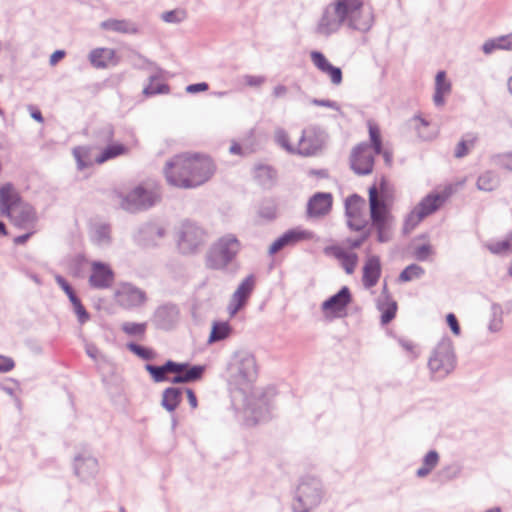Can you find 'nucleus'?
<instances>
[{
    "label": "nucleus",
    "mask_w": 512,
    "mask_h": 512,
    "mask_svg": "<svg viewBox=\"0 0 512 512\" xmlns=\"http://www.w3.org/2000/svg\"><path fill=\"white\" fill-rule=\"evenodd\" d=\"M447 195L446 190L426 195L407 215L403 224V233H411L420 222L442 207L446 202Z\"/></svg>",
    "instance_id": "obj_8"
},
{
    "label": "nucleus",
    "mask_w": 512,
    "mask_h": 512,
    "mask_svg": "<svg viewBox=\"0 0 512 512\" xmlns=\"http://www.w3.org/2000/svg\"><path fill=\"white\" fill-rule=\"evenodd\" d=\"M91 239L98 246H108L111 243V227L106 223L95 224L91 229Z\"/></svg>",
    "instance_id": "obj_34"
},
{
    "label": "nucleus",
    "mask_w": 512,
    "mask_h": 512,
    "mask_svg": "<svg viewBox=\"0 0 512 512\" xmlns=\"http://www.w3.org/2000/svg\"><path fill=\"white\" fill-rule=\"evenodd\" d=\"M73 155L77 162L78 169L83 170L95 162L91 157V149L86 146H78L73 149Z\"/></svg>",
    "instance_id": "obj_41"
},
{
    "label": "nucleus",
    "mask_w": 512,
    "mask_h": 512,
    "mask_svg": "<svg viewBox=\"0 0 512 512\" xmlns=\"http://www.w3.org/2000/svg\"><path fill=\"white\" fill-rule=\"evenodd\" d=\"M121 329L130 336H143L146 331V323L124 322Z\"/></svg>",
    "instance_id": "obj_51"
},
{
    "label": "nucleus",
    "mask_w": 512,
    "mask_h": 512,
    "mask_svg": "<svg viewBox=\"0 0 512 512\" xmlns=\"http://www.w3.org/2000/svg\"><path fill=\"white\" fill-rule=\"evenodd\" d=\"M347 224L350 229L360 231L365 227V220H363L360 215L357 216V218H348Z\"/></svg>",
    "instance_id": "obj_62"
},
{
    "label": "nucleus",
    "mask_w": 512,
    "mask_h": 512,
    "mask_svg": "<svg viewBox=\"0 0 512 512\" xmlns=\"http://www.w3.org/2000/svg\"><path fill=\"white\" fill-rule=\"evenodd\" d=\"M429 254H430V246L425 245V244L417 247L414 252L416 259H418L420 261L426 260L429 256Z\"/></svg>",
    "instance_id": "obj_63"
},
{
    "label": "nucleus",
    "mask_w": 512,
    "mask_h": 512,
    "mask_svg": "<svg viewBox=\"0 0 512 512\" xmlns=\"http://www.w3.org/2000/svg\"><path fill=\"white\" fill-rule=\"evenodd\" d=\"M500 180L496 173L486 171L477 179V188L482 191L490 192L499 186Z\"/></svg>",
    "instance_id": "obj_39"
},
{
    "label": "nucleus",
    "mask_w": 512,
    "mask_h": 512,
    "mask_svg": "<svg viewBox=\"0 0 512 512\" xmlns=\"http://www.w3.org/2000/svg\"><path fill=\"white\" fill-rule=\"evenodd\" d=\"M114 281V272L109 265L94 261L91 264V274L89 277V284L95 289H107Z\"/></svg>",
    "instance_id": "obj_16"
},
{
    "label": "nucleus",
    "mask_w": 512,
    "mask_h": 512,
    "mask_svg": "<svg viewBox=\"0 0 512 512\" xmlns=\"http://www.w3.org/2000/svg\"><path fill=\"white\" fill-rule=\"evenodd\" d=\"M311 103L316 106H323L339 111L340 107L337 102L328 99H312Z\"/></svg>",
    "instance_id": "obj_60"
},
{
    "label": "nucleus",
    "mask_w": 512,
    "mask_h": 512,
    "mask_svg": "<svg viewBox=\"0 0 512 512\" xmlns=\"http://www.w3.org/2000/svg\"><path fill=\"white\" fill-rule=\"evenodd\" d=\"M258 214L265 220H273L276 218V205L272 201H267L260 206Z\"/></svg>",
    "instance_id": "obj_55"
},
{
    "label": "nucleus",
    "mask_w": 512,
    "mask_h": 512,
    "mask_svg": "<svg viewBox=\"0 0 512 512\" xmlns=\"http://www.w3.org/2000/svg\"><path fill=\"white\" fill-rule=\"evenodd\" d=\"M381 276L380 258L376 255L369 256L363 267L362 282L365 288L374 287Z\"/></svg>",
    "instance_id": "obj_23"
},
{
    "label": "nucleus",
    "mask_w": 512,
    "mask_h": 512,
    "mask_svg": "<svg viewBox=\"0 0 512 512\" xmlns=\"http://www.w3.org/2000/svg\"><path fill=\"white\" fill-rule=\"evenodd\" d=\"M487 248L495 255H508L512 253V234L503 240L487 244Z\"/></svg>",
    "instance_id": "obj_44"
},
{
    "label": "nucleus",
    "mask_w": 512,
    "mask_h": 512,
    "mask_svg": "<svg viewBox=\"0 0 512 512\" xmlns=\"http://www.w3.org/2000/svg\"><path fill=\"white\" fill-rule=\"evenodd\" d=\"M231 326L228 322H216L212 326L209 342H218L226 339L231 333Z\"/></svg>",
    "instance_id": "obj_46"
},
{
    "label": "nucleus",
    "mask_w": 512,
    "mask_h": 512,
    "mask_svg": "<svg viewBox=\"0 0 512 512\" xmlns=\"http://www.w3.org/2000/svg\"><path fill=\"white\" fill-rule=\"evenodd\" d=\"M15 367V362L12 358L0 355V373L11 371Z\"/></svg>",
    "instance_id": "obj_59"
},
{
    "label": "nucleus",
    "mask_w": 512,
    "mask_h": 512,
    "mask_svg": "<svg viewBox=\"0 0 512 512\" xmlns=\"http://www.w3.org/2000/svg\"><path fill=\"white\" fill-rule=\"evenodd\" d=\"M127 148L123 144L109 143L107 147H105L101 153L95 157V163L103 164L104 162L114 159L122 154H125Z\"/></svg>",
    "instance_id": "obj_35"
},
{
    "label": "nucleus",
    "mask_w": 512,
    "mask_h": 512,
    "mask_svg": "<svg viewBox=\"0 0 512 512\" xmlns=\"http://www.w3.org/2000/svg\"><path fill=\"white\" fill-rule=\"evenodd\" d=\"M182 388L178 387H168L162 393L161 405L168 412H173L176 410L178 405L181 402L182 397Z\"/></svg>",
    "instance_id": "obj_33"
},
{
    "label": "nucleus",
    "mask_w": 512,
    "mask_h": 512,
    "mask_svg": "<svg viewBox=\"0 0 512 512\" xmlns=\"http://www.w3.org/2000/svg\"><path fill=\"white\" fill-rule=\"evenodd\" d=\"M326 133L318 127H308L303 130L299 139L296 153L302 156L316 155L325 145Z\"/></svg>",
    "instance_id": "obj_10"
},
{
    "label": "nucleus",
    "mask_w": 512,
    "mask_h": 512,
    "mask_svg": "<svg viewBox=\"0 0 512 512\" xmlns=\"http://www.w3.org/2000/svg\"><path fill=\"white\" fill-rule=\"evenodd\" d=\"M114 137V129L107 124L98 129L95 133V141L98 145H105L112 142Z\"/></svg>",
    "instance_id": "obj_49"
},
{
    "label": "nucleus",
    "mask_w": 512,
    "mask_h": 512,
    "mask_svg": "<svg viewBox=\"0 0 512 512\" xmlns=\"http://www.w3.org/2000/svg\"><path fill=\"white\" fill-rule=\"evenodd\" d=\"M22 202L18 190L12 183L8 182L0 187V211L2 215H5Z\"/></svg>",
    "instance_id": "obj_22"
},
{
    "label": "nucleus",
    "mask_w": 512,
    "mask_h": 512,
    "mask_svg": "<svg viewBox=\"0 0 512 512\" xmlns=\"http://www.w3.org/2000/svg\"><path fill=\"white\" fill-rule=\"evenodd\" d=\"M116 301L124 308L142 306L146 300V293L131 283H122L115 292Z\"/></svg>",
    "instance_id": "obj_11"
},
{
    "label": "nucleus",
    "mask_w": 512,
    "mask_h": 512,
    "mask_svg": "<svg viewBox=\"0 0 512 512\" xmlns=\"http://www.w3.org/2000/svg\"><path fill=\"white\" fill-rule=\"evenodd\" d=\"M227 374L230 385L245 391L256 380L258 375L255 356L248 350H237L229 360Z\"/></svg>",
    "instance_id": "obj_3"
},
{
    "label": "nucleus",
    "mask_w": 512,
    "mask_h": 512,
    "mask_svg": "<svg viewBox=\"0 0 512 512\" xmlns=\"http://www.w3.org/2000/svg\"><path fill=\"white\" fill-rule=\"evenodd\" d=\"M138 59L140 60V64L137 65L140 69H146L154 71L153 74L149 77V84L143 88V94L146 97L154 96L157 94H168L170 91V88L167 84L164 83H158L154 84V81L159 79L162 74V69L157 67L155 63L143 58L141 55H138Z\"/></svg>",
    "instance_id": "obj_15"
},
{
    "label": "nucleus",
    "mask_w": 512,
    "mask_h": 512,
    "mask_svg": "<svg viewBox=\"0 0 512 512\" xmlns=\"http://www.w3.org/2000/svg\"><path fill=\"white\" fill-rule=\"evenodd\" d=\"M206 231L197 223L185 220L177 229V245L181 253L197 252L206 242Z\"/></svg>",
    "instance_id": "obj_9"
},
{
    "label": "nucleus",
    "mask_w": 512,
    "mask_h": 512,
    "mask_svg": "<svg viewBox=\"0 0 512 512\" xmlns=\"http://www.w3.org/2000/svg\"><path fill=\"white\" fill-rule=\"evenodd\" d=\"M127 348L137 355L139 358L143 360H153L156 357V353L147 347L141 346L139 344L130 342L127 344Z\"/></svg>",
    "instance_id": "obj_50"
},
{
    "label": "nucleus",
    "mask_w": 512,
    "mask_h": 512,
    "mask_svg": "<svg viewBox=\"0 0 512 512\" xmlns=\"http://www.w3.org/2000/svg\"><path fill=\"white\" fill-rule=\"evenodd\" d=\"M503 309L500 304L493 303L491 305V319L489 321L488 329L491 332H498L502 328Z\"/></svg>",
    "instance_id": "obj_47"
},
{
    "label": "nucleus",
    "mask_w": 512,
    "mask_h": 512,
    "mask_svg": "<svg viewBox=\"0 0 512 512\" xmlns=\"http://www.w3.org/2000/svg\"><path fill=\"white\" fill-rule=\"evenodd\" d=\"M184 366L180 365L178 362H174L172 360H168L164 365L162 366H156L152 364H146L145 370L149 372L152 379L156 383L167 381L168 378L166 376L167 373H173L178 372L179 370L183 369Z\"/></svg>",
    "instance_id": "obj_27"
},
{
    "label": "nucleus",
    "mask_w": 512,
    "mask_h": 512,
    "mask_svg": "<svg viewBox=\"0 0 512 512\" xmlns=\"http://www.w3.org/2000/svg\"><path fill=\"white\" fill-rule=\"evenodd\" d=\"M377 307L382 312L381 323L383 325L390 323L395 318L397 303L386 294V288H384L381 297L378 299Z\"/></svg>",
    "instance_id": "obj_31"
},
{
    "label": "nucleus",
    "mask_w": 512,
    "mask_h": 512,
    "mask_svg": "<svg viewBox=\"0 0 512 512\" xmlns=\"http://www.w3.org/2000/svg\"><path fill=\"white\" fill-rule=\"evenodd\" d=\"M369 204L372 225L377 231V240L380 243L390 241L394 219L388 213L385 202L379 197L376 186L369 189Z\"/></svg>",
    "instance_id": "obj_6"
},
{
    "label": "nucleus",
    "mask_w": 512,
    "mask_h": 512,
    "mask_svg": "<svg viewBox=\"0 0 512 512\" xmlns=\"http://www.w3.org/2000/svg\"><path fill=\"white\" fill-rule=\"evenodd\" d=\"M117 197L122 209L134 213L156 205L161 199V193L156 184L147 182L136 186L126 195L120 193Z\"/></svg>",
    "instance_id": "obj_4"
},
{
    "label": "nucleus",
    "mask_w": 512,
    "mask_h": 512,
    "mask_svg": "<svg viewBox=\"0 0 512 512\" xmlns=\"http://www.w3.org/2000/svg\"><path fill=\"white\" fill-rule=\"evenodd\" d=\"M496 50L512 51V32L486 40L482 45V51L490 55Z\"/></svg>",
    "instance_id": "obj_30"
},
{
    "label": "nucleus",
    "mask_w": 512,
    "mask_h": 512,
    "mask_svg": "<svg viewBox=\"0 0 512 512\" xmlns=\"http://www.w3.org/2000/svg\"><path fill=\"white\" fill-rule=\"evenodd\" d=\"M439 454L435 450L429 451L423 458L422 465L416 470V476L424 478L438 465Z\"/></svg>",
    "instance_id": "obj_36"
},
{
    "label": "nucleus",
    "mask_w": 512,
    "mask_h": 512,
    "mask_svg": "<svg viewBox=\"0 0 512 512\" xmlns=\"http://www.w3.org/2000/svg\"><path fill=\"white\" fill-rule=\"evenodd\" d=\"M4 216L8 217L16 227L21 229L34 228L38 220L37 213L33 206L24 201Z\"/></svg>",
    "instance_id": "obj_14"
},
{
    "label": "nucleus",
    "mask_w": 512,
    "mask_h": 512,
    "mask_svg": "<svg viewBox=\"0 0 512 512\" xmlns=\"http://www.w3.org/2000/svg\"><path fill=\"white\" fill-rule=\"evenodd\" d=\"M275 141L278 145L284 148L289 153H296V149L289 143V137L286 131L282 128H278L275 131Z\"/></svg>",
    "instance_id": "obj_54"
},
{
    "label": "nucleus",
    "mask_w": 512,
    "mask_h": 512,
    "mask_svg": "<svg viewBox=\"0 0 512 512\" xmlns=\"http://www.w3.org/2000/svg\"><path fill=\"white\" fill-rule=\"evenodd\" d=\"M89 61L95 68H107L116 65L115 51L110 48H96L89 53Z\"/></svg>",
    "instance_id": "obj_29"
},
{
    "label": "nucleus",
    "mask_w": 512,
    "mask_h": 512,
    "mask_svg": "<svg viewBox=\"0 0 512 512\" xmlns=\"http://www.w3.org/2000/svg\"><path fill=\"white\" fill-rule=\"evenodd\" d=\"M365 206V201L363 198L358 196L357 194H353L349 196L345 200V212L347 218H357V216L361 215V210Z\"/></svg>",
    "instance_id": "obj_40"
},
{
    "label": "nucleus",
    "mask_w": 512,
    "mask_h": 512,
    "mask_svg": "<svg viewBox=\"0 0 512 512\" xmlns=\"http://www.w3.org/2000/svg\"><path fill=\"white\" fill-rule=\"evenodd\" d=\"M369 135H370L371 143L373 145L374 153L376 155H380V153L382 152V142H381L380 132H379L378 128H376L374 126H370L369 127Z\"/></svg>",
    "instance_id": "obj_57"
},
{
    "label": "nucleus",
    "mask_w": 512,
    "mask_h": 512,
    "mask_svg": "<svg viewBox=\"0 0 512 512\" xmlns=\"http://www.w3.org/2000/svg\"><path fill=\"white\" fill-rule=\"evenodd\" d=\"M55 281L59 285V287H61L63 291L66 293L71 303H74L79 299L75 294L73 288L62 276L57 275L55 277Z\"/></svg>",
    "instance_id": "obj_56"
},
{
    "label": "nucleus",
    "mask_w": 512,
    "mask_h": 512,
    "mask_svg": "<svg viewBox=\"0 0 512 512\" xmlns=\"http://www.w3.org/2000/svg\"><path fill=\"white\" fill-rule=\"evenodd\" d=\"M495 159L497 164L509 170V164L512 163V152L497 155Z\"/></svg>",
    "instance_id": "obj_64"
},
{
    "label": "nucleus",
    "mask_w": 512,
    "mask_h": 512,
    "mask_svg": "<svg viewBox=\"0 0 512 512\" xmlns=\"http://www.w3.org/2000/svg\"><path fill=\"white\" fill-rule=\"evenodd\" d=\"M163 171L169 185L191 189L207 182L214 174L215 166L208 156L182 153L168 160Z\"/></svg>",
    "instance_id": "obj_2"
},
{
    "label": "nucleus",
    "mask_w": 512,
    "mask_h": 512,
    "mask_svg": "<svg viewBox=\"0 0 512 512\" xmlns=\"http://www.w3.org/2000/svg\"><path fill=\"white\" fill-rule=\"evenodd\" d=\"M74 312L78 317V321L83 324L89 320V314L86 311L85 307L82 305L80 299L76 302L72 303Z\"/></svg>",
    "instance_id": "obj_58"
},
{
    "label": "nucleus",
    "mask_w": 512,
    "mask_h": 512,
    "mask_svg": "<svg viewBox=\"0 0 512 512\" xmlns=\"http://www.w3.org/2000/svg\"><path fill=\"white\" fill-rule=\"evenodd\" d=\"M239 251L238 239L232 234L225 235L210 247L206 255V265L215 270L225 269Z\"/></svg>",
    "instance_id": "obj_7"
},
{
    "label": "nucleus",
    "mask_w": 512,
    "mask_h": 512,
    "mask_svg": "<svg viewBox=\"0 0 512 512\" xmlns=\"http://www.w3.org/2000/svg\"><path fill=\"white\" fill-rule=\"evenodd\" d=\"M414 121V126H415V129L417 130L418 132V136L424 140H429L433 137L434 133L433 132H427L426 129L429 127V123L417 116L413 119Z\"/></svg>",
    "instance_id": "obj_52"
},
{
    "label": "nucleus",
    "mask_w": 512,
    "mask_h": 512,
    "mask_svg": "<svg viewBox=\"0 0 512 512\" xmlns=\"http://www.w3.org/2000/svg\"><path fill=\"white\" fill-rule=\"evenodd\" d=\"M424 274V269L417 265H408L399 275V281L409 282L415 279H419Z\"/></svg>",
    "instance_id": "obj_48"
},
{
    "label": "nucleus",
    "mask_w": 512,
    "mask_h": 512,
    "mask_svg": "<svg viewBox=\"0 0 512 512\" xmlns=\"http://www.w3.org/2000/svg\"><path fill=\"white\" fill-rule=\"evenodd\" d=\"M477 137L473 133L465 134L457 144L454 155L456 158H462L466 156L469 151L474 147Z\"/></svg>",
    "instance_id": "obj_43"
},
{
    "label": "nucleus",
    "mask_w": 512,
    "mask_h": 512,
    "mask_svg": "<svg viewBox=\"0 0 512 512\" xmlns=\"http://www.w3.org/2000/svg\"><path fill=\"white\" fill-rule=\"evenodd\" d=\"M311 232L299 228L290 229L278 237L269 247V253L275 254L287 246H293L302 240L310 239Z\"/></svg>",
    "instance_id": "obj_18"
},
{
    "label": "nucleus",
    "mask_w": 512,
    "mask_h": 512,
    "mask_svg": "<svg viewBox=\"0 0 512 512\" xmlns=\"http://www.w3.org/2000/svg\"><path fill=\"white\" fill-rule=\"evenodd\" d=\"M187 15L184 10H171L162 13L161 19L166 23H181L186 19Z\"/></svg>",
    "instance_id": "obj_53"
},
{
    "label": "nucleus",
    "mask_w": 512,
    "mask_h": 512,
    "mask_svg": "<svg viewBox=\"0 0 512 512\" xmlns=\"http://www.w3.org/2000/svg\"><path fill=\"white\" fill-rule=\"evenodd\" d=\"M166 230L163 226L156 223H146L138 231V239L144 245H156L158 241L164 238Z\"/></svg>",
    "instance_id": "obj_25"
},
{
    "label": "nucleus",
    "mask_w": 512,
    "mask_h": 512,
    "mask_svg": "<svg viewBox=\"0 0 512 512\" xmlns=\"http://www.w3.org/2000/svg\"><path fill=\"white\" fill-rule=\"evenodd\" d=\"M184 368L175 372L176 375L170 379L173 384H185L195 382L202 378L205 367L202 365L191 366L189 363H180Z\"/></svg>",
    "instance_id": "obj_26"
},
{
    "label": "nucleus",
    "mask_w": 512,
    "mask_h": 512,
    "mask_svg": "<svg viewBox=\"0 0 512 512\" xmlns=\"http://www.w3.org/2000/svg\"><path fill=\"white\" fill-rule=\"evenodd\" d=\"M245 84L251 87H260L265 82L264 76L246 75L244 76Z\"/></svg>",
    "instance_id": "obj_61"
},
{
    "label": "nucleus",
    "mask_w": 512,
    "mask_h": 512,
    "mask_svg": "<svg viewBox=\"0 0 512 512\" xmlns=\"http://www.w3.org/2000/svg\"><path fill=\"white\" fill-rule=\"evenodd\" d=\"M312 63L322 73L326 74L332 84L340 85L342 83V71L339 67L332 65L323 53L319 51H312L310 53Z\"/></svg>",
    "instance_id": "obj_19"
},
{
    "label": "nucleus",
    "mask_w": 512,
    "mask_h": 512,
    "mask_svg": "<svg viewBox=\"0 0 512 512\" xmlns=\"http://www.w3.org/2000/svg\"><path fill=\"white\" fill-rule=\"evenodd\" d=\"M448 361V340L443 337L438 343L428 361L429 369L433 374L440 373L439 378L447 375L448 369L446 363Z\"/></svg>",
    "instance_id": "obj_17"
},
{
    "label": "nucleus",
    "mask_w": 512,
    "mask_h": 512,
    "mask_svg": "<svg viewBox=\"0 0 512 512\" xmlns=\"http://www.w3.org/2000/svg\"><path fill=\"white\" fill-rule=\"evenodd\" d=\"M446 80V72L439 71L436 75L435 79V93L433 96V101L436 106L444 105V95L448 90V84L445 82Z\"/></svg>",
    "instance_id": "obj_37"
},
{
    "label": "nucleus",
    "mask_w": 512,
    "mask_h": 512,
    "mask_svg": "<svg viewBox=\"0 0 512 512\" xmlns=\"http://www.w3.org/2000/svg\"><path fill=\"white\" fill-rule=\"evenodd\" d=\"M179 319V310L176 305L166 304L158 307L154 313V322L157 327L171 329Z\"/></svg>",
    "instance_id": "obj_20"
},
{
    "label": "nucleus",
    "mask_w": 512,
    "mask_h": 512,
    "mask_svg": "<svg viewBox=\"0 0 512 512\" xmlns=\"http://www.w3.org/2000/svg\"><path fill=\"white\" fill-rule=\"evenodd\" d=\"M246 412L251 414L254 423H258L269 418L268 406L264 400H259L256 406L248 403L246 406Z\"/></svg>",
    "instance_id": "obj_42"
},
{
    "label": "nucleus",
    "mask_w": 512,
    "mask_h": 512,
    "mask_svg": "<svg viewBox=\"0 0 512 512\" xmlns=\"http://www.w3.org/2000/svg\"><path fill=\"white\" fill-rule=\"evenodd\" d=\"M351 168L358 175H368L373 170L374 154L367 143H361L351 154Z\"/></svg>",
    "instance_id": "obj_12"
},
{
    "label": "nucleus",
    "mask_w": 512,
    "mask_h": 512,
    "mask_svg": "<svg viewBox=\"0 0 512 512\" xmlns=\"http://www.w3.org/2000/svg\"><path fill=\"white\" fill-rule=\"evenodd\" d=\"M275 175L276 173L274 169L267 165H257L254 169V177L263 186H268L272 184Z\"/></svg>",
    "instance_id": "obj_45"
},
{
    "label": "nucleus",
    "mask_w": 512,
    "mask_h": 512,
    "mask_svg": "<svg viewBox=\"0 0 512 512\" xmlns=\"http://www.w3.org/2000/svg\"><path fill=\"white\" fill-rule=\"evenodd\" d=\"M351 302V293L347 286H343L336 294L322 303L323 311L338 313L346 309Z\"/></svg>",
    "instance_id": "obj_24"
},
{
    "label": "nucleus",
    "mask_w": 512,
    "mask_h": 512,
    "mask_svg": "<svg viewBox=\"0 0 512 512\" xmlns=\"http://www.w3.org/2000/svg\"><path fill=\"white\" fill-rule=\"evenodd\" d=\"M335 257L341 261V265L347 274H352L358 263L356 253H348L343 249H336Z\"/></svg>",
    "instance_id": "obj_38"
},
{
    "label": "nucleus",
    "mask_w": 512,
    "mask_h": 512,
    "mask_svg": "<svg viewBox=\"0 0 512 512\" xmlns=\"http://www.w3.org/2000/svg\"><path fill=\"white\" fill-rule=\"evenodd\" d=\"M332 207V195L330 193L319 192L314 194L308 201L307 213L310 217H320L326 215Z\"/></svg>",
    "instance_id": "obj_21"
},
{
    "label": "nucleus",
    "mask_w": 512,
    "mask_h": 512,
    "mask_svg": "<svg viewBox=\"0 0 512 512\" xmlns=\"http://www.w3.org/2000/svg\"><path fill=\"white\" fill-rule=\"evenodd\" d=\"M255 287V277L247 276L238 285L231 296L227 310L231 317L235 316L247 303Z\"/></svg>",
    "instance_id": "obj_13"
},
{
    "label": "nucleus",
    "mask_w": 512,
    "mask_h": 512,
    "mask_svg": "<svg viewBox=\"0 0 512 512\" xmlns=\"http://www.w3.org/2000/svg\"><path fill=\"white\" fill-rule=\"evenodd\" d=\"M75 473L83 480L94 476L98 471L97 459L92 456H78L75 458Z\"/></svg>",
    "instance_id": "obj_28"
},
{
    "label": "nucleus",
    "mask_w": 512,
    "mask_h": 512,
    "mask_svg": "<svg viewBox=\"0 0 512 512\" xmlns=\"http://www.w3.org/2000/svg\"><path fill=\"white\" fill-rule=\"evenodd\" d=\"M374 22L370 7L363 0H334L328 4L317 23L316 32L328 37L336 33L343 24L350 29L367 32Z\"/></svg>",
    "instance_id": "obj_1"
},
{
    "label": "nucleus",
    "mask_w": 512,
    "mask_h": 512,
    "mask_svg": "<svg viewBox=\"0 0 512 512\" xmlns=\"http://www.w3.org/2000/svg\"><path fill=\"white\" fill-rule=\"evenodd\" d=\"M101 28L124 34L138 33V27L135 23L126 19H108L101 23Z\"/></svg>",
    "instance_id": "obj_32"
},
{
    "label": "nucleus",
    "mask_w": 512,
    "mask_h": 512,
    "mask_svg": "<svg viewBox=\"0 0 512 512\" xmlns=\"http://www.w3.org/2000/svg\"><path fill=\"white\" fill-rule=\"evenodd\" d=\"M324 498L321 481L316 477H304L300 480L291 503L293 512H312Z\"/></svg>",
    "instance_id": "obj_5"
}]
</instances>
